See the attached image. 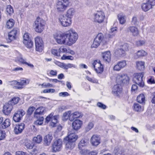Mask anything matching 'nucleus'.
<instances>
[{
	"label": "nucleus",
	"mask_w": 155,
	"mask_h": 155,
	"mask_svg": "<svg viewBox=\"0 0 155 155\" xmlns=\"http://www.w3.org/2000/svg\"><path fill=\"white\" fill-rule=\"evenodd\" d=\"M123 76V74H118L117 75L116 78V81L117 83L120 84H123L121 81L122 80V78L123 79V78H122Z\"/></svg>",
	"instance_id": "a18cd8bd"
},
{
	"label": "nucleus",
	"mask_w": 155,
	"mask_h": 155,
	"mask_svg": "<svg viewBox=\"0 0 155 155\" xmlns=\"http://www.w3.org/2000/svg\"><path fill=\"white\" fill-rule=\"evenodd\" d=\"M20 98L18 97H13L10 101H8L9 103L10 104L13 106V105L17 104Z\"/></svg>",
	"instance_id": "c9c22d12"
},
{
	"label": "nucleus",
	"mask_w": 155,
	"mask_h": 155,
	"mask_svg": "<svg viewBox=\"0 0 155 155\" xmlns=\"http://www.w3.org/2000/svg\"><path fill=\"white\" fill-rule=\"evenodd\" d=\"M86 79L89 81L93 83H97V80L95 79L94 78H90L88 76H87L86 77Z\"/></svg>",
	"instance_id": "052dcab7"
},
{
	"label": "nucleus",
	"mask_w": 155,
	"mask_h": 155,
	"mask_svg": "<svg viewBox=\"0 0 155 155\" xmlns=\"http://www.w3.org/2000/svg\"><path fill=\"white\" fill-rule=\"evenodd\" d=\"M145 43V42L144 41L140 40L136 41V45L137 46H141Z\"/></svg>",
	"instance_id": "0e129e2a"
},
{
	"label": "nucleus",
	"mask_w": 155,
	"mask_h": 155,
	"mask_svg": "<svg viewBox=\"0 0 155 155\" xmlns=\"http://www.w3.org/2000/svg\"><path fill=\"white\" fill-rule=\"evenodd\" d=\"M121 91V88L118 84L114 85L113 87L112 93L115 95L118 96Z\"/></svg>",
	"instance_id": "aec40b11"
},
{
	"label": "nucleus",
	"mask_w": 155,
	"mask_h": 155,
	"mask_svg": "<svg viewBox=\"0 0 155 155\" xmlns=\"http://www.w3.org/2000/svg\"><path fill=\"white\" fill-rule=\"evenodd\" d=\"M11 124L10 121L8 119H5L4 122L0 126V128L5 129L8 127Z\"/></svg>",
	"instance_id": "c85d7f7f"
},
{
	"label": "nucleus",
	"mask_w": 155,
	"mask_h": 155,
	"mask_svg": "<svg viewBox=\"0 0 155 155\" xmlns=\"http://www.w3.org/2000/svg\"><path fill=\"white\" fill-rule=\"evenodd\" d=\"M67 38V44L71 46L77 40L78 35L77 33L73 29H70L66 32Z\"/></svg>",
	"instance_id": "f257e3e1"
},
{
	"label": "nucleus",
	"mask_w": 155,
	"mask_h": 155,
	"mask_svg": "<svg viewBox=\"0 0 155 155\" xmlns=\"http://www.w3.org/2000/svg\"><path fill=\"white\" fill-rule=\"evenodd\" d=\"M103 61L109 63L111 59V54L110 51L105 52L102 53Z\"/></svg>",
	"instance_id": "412c9836"
},
{
	"label": "nucleus",
	"mask_w": 155,
	"mask_h": 155,
	"mask_svg": "<svg viewBox=\"0 0 155 155\" xmlns=\"http://www.w3.org/2000/svg\"><path fill=\"white\" fill-rule=\"evenodd\" d=\"M61 59L62 60H73L74 58L72 56H67L66 55L64 54L61 57Z\"/></svg>",
	"instance_id": "09e8293b"
},
{
	"label": "nucleus",
	"mask_w": 155,
	"mask_h": 155,
	"mask_svg": "<svg viewBox=\"0 0 155 155\" xmlns=\"http://www.w3.org/2000/svg\"><path fill=\"white\" fill-rule=\"evenodd\" d=\"M94 69L97 73L101 74L104 70L103 66H101V67H98V68H96Z\"/></svg>",
	"instance_id": "6e6d98bb"
},
{
	"label": "nucleus",
	"mask_w": 155,
	"mask_h": 155,
	"mask_svg": "<svg viewBox=\"0 0 155 155\" xmlns=\"http://www.w3.org/2000/svg\"><path fill=\"white\" fill-rule=\"evenodd\" d=\"M94 126L93 121L89 122L87 126L85 127V130L86 132H88L92 129Z\"/></svg>",
	"instance_id": "a19ab883"
},
{
	"label": "nucleus",
	"mask_w": 155,
	"mask_h": 155,
	"mask_svg": "<svg viewBox=\"0 0 155 155\" xmlns=\"http://www.w3.org/2000/svg\"><path fill=\"white\" fill-rule=\"evenodd\" d=\"M133 107L134 110L137 112H140L143 110V107L137 103H134Z\"/></svg>",
	"instance_id": "72a5a7b5"
},
{
	"label": "nucleus",
	"mask_w": 155,
	"mask_h": 155,
	"mask_svg": "<svg viewBox=\"0 0 155 155\" xmlns=\"http://www.w3.org/2000/svg\"><path fill=\"white\" fill-rule=\"evenodd\" d=\"M25 114V112L22 109H20L17 111L14 114L13 119L15 122H19Z\"/></svg>",
	"instance_id": "9d476101"
},
{
	"label": "nucleus",
	"mask_w": 155,
	"mask_h": 155,
	"mask_svg": "<svg viewBox=\"0 0 155 155\" xmlns=\"http://www.w3.org/2000/svg\"><path fill=\"white\" fill-rule=\"evenodd\" d=\"M54 37L56 42L59 44H67V40L66 32L64 33H56L54 35Z\"/></svg>",
	"instance_id": "7ed1b4c3"
},
{
	"label": "nucleus",
	"mask_w": 155,
	"mask_h": 155,
	"mask_svg": "<svg viewBox=\"0 0 155 155\" xmlns=\"http://www.w3.org/2000/svg\"><path fill=\"white\" fill-rule=\"evenodd\" d=\"M23 41H28L29 40H31L29 38V34L28 33H25L23 37Z\"/></svg>",
	"instance_id": "e2e57ef3"
},
{
	"label": "nucleus",
	"mask_w": 155,
	"mask_h": 155,
	"mask_svg": "<svg viewBox=\"0 0 155 155\" xmlns=\"http://www.w3.org/2000/svg\"><path fill=\"white\" fill-rule=\"evenodd\" d=\"M53 134L52 133H49L45 136L44 138V144L45 146H48L50 145L53 139Z\"/></svg>",
	"instance_id": "2eb2a0df"
},
{
	"label": "nucleus",
	"mask_w": 155,
	"mask_h": 155,
	"mask_svg": "<svg viewBox=\"0 0 155 155\" xmlns=\"http://www.w3.org/2000/svg\"><path fill=\"white\" fill-rule=\"evenodd\" d=\"M5 133L4 131L0 130V140H2L5 137Z\"/></svg>",
	"instance_id": "680f3d73"
},
{
	"label": "nucleus",
	"mask_w": 155,
	"mask_h": 155,
	"mask_svg": "<svg viewBox=\"0 0 155 155\" xmlns=\"http://www.w3.org/2000/svg\"><path fill=\"white\" fill-rule=\"evenodd\" d=\"M58 19L60 23L64 27L70 26L72 23L71 19L65 16L64 15H60Z\"/></svg>",
	"instance_id": "423d86ee"
},
{
	"label": "nucleus",
	"mask_w": 155,
	"mask_h": 155,
	"mask_svg": "<svg viewBox=\"0 0 155 155\" xmlns=\"http://www.w3.org/2000/svg\"><path fill=\"white\" fill-rule=\"evenodd\" d=\"M129 46L127 44L125 43L122 45L121 49L123 50L125 52V51H127L128 50Z\"/></svg>",
	"instance_id": "4d7b16f0"
},
{
	"label": "nucleus",
	"mask_w": 155,
	"mask_h": 155,
	"mask_svg": "<svg viewBox=\"0 0 155 155\" xmlns=\"http://www.w3.org/2000/svg\"><path fill=\"white\" fill-rule=\"evenodd\" d=\"M35 108L34 107H30L28 110L27 114L29 115H31L33 113Z\"/></svg>",
	"instance_id": "864d4df0"
},
{
	"label": "nucleus",
	"mask_w": 155,
	"mask_h": 155,
	"mask_svg": "<svg viewBox=\"0 0 155 155\" xmlns=\"http://www.w3.org/2000/svg\"><path fill=\"white\" fill-rule=\"evenodd\" d=\"M88 143L87 141H86L84 139L81 140L78 144V147L79 149H81L83 147L86 146Z\"/></svg>",
	"instance_id": "79ce46f5"
},
{
	"label": "nucleus",
	"mask_w": 155,
	"mask_h": 155,
	"mask_svg": "<svg viewBox=\"0 0 155 155\" xmlns=\"http://www.w3.org/2000/svg\"><path fill=\"white\" fill-rule=\"evenodd\" d=\"M125 52L121 48L117 49L115 52V55L117 57H121L125 55Z\"/></svg>",
	"instance_id": "cd10ccee"
},
{
	"label": "nucleus",
	"mask_w": 155,
	"mask_h": 155,
	"mask_svg": "<svg viewBox=\"0 0 155 155\" xmlns=\"http://www.w3.org/2000/svg\"><path fill=\"white\" fill-rule=\"evenodd\" d=\"M71 112L70 111H68L67 112H65L63 114V117L65 118V119H68L70 116Z\"/></svg>",
	"instance_id": "69168bd1"
},
{
	"label": "nucleus",
	"mask_w": 155,
	"mask_h": 155,
	"mask_svg": "<svg viewBox=\"0 0 155 155\" xmlns=\"http://www.w3.org/2000/svg\"><path fill=\"white\" fill-rule=\"evenodd\" d=\"M155 5V0H147L146 3H143L141 5L142 10H150Z\"/></svg>",
	"instance_id": "f8f14e48"
},
{
	"label": "nucleus",
	"mask_w": 155,
	"mask_h": 155,
	"mask_svg": "<svg viewBox=\"0 0 155 155\" xmlns=\"http://www.w3.org/2000/svg\"><path fill=\"white\" fill-rule=\"evenodd\" d=\"M75 13L74 10H67L64 16L71 19V18L73 17Z\"/></svg>",
	"instance_id": "e433bc0d"
},
{
	"label": "nucleus",
	"mask_w": 155,
	"mask_h": 155,
	"mask_svg": "<svg viewBox=\"0 0 155 155\" xmlns=\"http://www.w3.org/2000/svg\"><path fill=\"white\" fill-rule=\"evenodd\" d=\"M23 42L25 46L28 48H31L33 46V42L31 40L23 41Z\"/></svg>",
	"instance_id": "473e14b6"
},
{
	"label": "nucleus",
	"mask_w": 155,
	"mask_h": 155,
	"mask_svg": "<svg viewBox=\"0 0 155 155\" xmlns=\"http://www.w3.org/2000/svg\"><path fill=\"white\" fill-rule=\"evenodd\" d=\"M19 31L17 28H14L8 34V41L11 42L12 41L15 39L16 35L19 33Z\"/></svg>",
	"instance_id": "ddd939ff"
},
{
	"label": "nucleus",
	"mask_w": 155,
	"mask_h": 155,
	"mask_svg": "<svg viewBox=\"0 0 155 155\" xmlns=\"http://www.w3.org/2000/svg\"><path fill=\"white\" fill-rule=\"evenodd\" d=\"M94 21L99 23L103 22L105 18L104 12L101 10L97 11V13L94 14Z\"/></svg>",
	"instance_id": "6e6552de"
},
{
	"label": "nucleus",
	"mask_w": 155,
	"mask_h": 155,
	"mask_svg": "<svg viewBox=\"0 0 155 155\" xmlns=\"http://www.w3.org/2000/svg\"><path fill=\"white\" fill-rule=\"evenodd\" d=\"M45 21L39 17H37L34 22V26L35 31L41 33L44 30Z\"/></svg>",
	"instance_id": "f03ea898"
},
{
	"label": "nucleus",
	"mask_w": 155,
	"mask_h": 155,
	"mask_svg": "<svg viewBox=\"0 0 155 155\" xmlns=\"http://www.w3.org/2000/svg\"><path fill=\"white\" fill-rule=\"evenodd\" d=\"M92 65L94 69L98 68V67H101V66H103L101 63V61L99 60H96L94 61L92 64Z\"/></svg>",
	"instance_id": "ea45409f"
},
{
	"label": "nucleus",
	"mask_w": 155,
	"mask_h": 155,
	"mask_svg": "<svg viewBox=\"0 0 155 155\" xmlns=\"http://www.w3.org/2000/svg\"><path fill=\"white\" fill-rule=\"evenodd\" d=\"M122 80L121 81L122 82L123 84H127L128 82L129 78L125 74H123V76L122 77Z\"/></svg>",
	"instance_id": "49530a36"
},
{
	"label": "nucleus",
	"mask_w": 155,
	"mask_h": 155,
	"mask_svg": "<svg viewBox=\"0 0 155 155\" xmlns=\"http://www.w3.org/2000/svg\"><path fill=\"white\" fill-rule=\"evenodd\" d=\"M70 4L68 0H57L56 6L58 10H65L70 6Z\"/></svg>",
	"instance_id": "39448f33"
},
{
	"label": "nucleus",
	"mask_w": 155,
	"mask_h": 155,
	"mask_svg": "<svg viewBox=\"0 0 155 155\" xmlns=\"http://www.w3.org/2000/svg\"><path fill=\"white\" fill-rule=\"evenodd\" d=\"M114 152L116 155H124L122 151L118 148H115Z\"/></svg>",
	"instance_id": "8fccbe9b"
},
{
	"label": "nucleus",
	"mask_w": 155,
	"mask_h": 155,
	"mask_svg": "<svg viewBox=\"0 0 155 155\" xmlns=\"http://www.w3.org/2000/svg\"><path fill=\"white\" fill-rule=\"evenodd\" d=\"M42 140V136L40 135H38L37 136L33 137V141L36 143H40Z\"/></svg>",
	"instance_id": "4c0bfd02"
},
{
	"label": "nucleus",
	"mask_w": 155,
	"mask_h": 155,
	"mask_svg": "<svg viewBox=\"0 0 155 155\" xmlns=\"http://www.w3.org/2000/svg\"><path fill=\"white\" fill-rule=\"evenodd\" d=\"M104 38V36L102 33H98L94 39L93 44L91 45L92 48L97 47L103 41Z\"/></svg>",
	"instance_id": "0eeeda50"
},
{
	"label": "nucleus",
	"mask_w": 155,
	"mask_h": 155,
	"mask_svg": "<svg viewBox=\"0 0 155 155\" xmlns=\"http://www.w3.org/2000/svg\"><path fill=\"white\" fill-rule=\"evenodd\" d=\"M75 68L76 66L75 65L72 64L68 63L67 64H65L64 69L67 70L68 68Z\"/></svg>",
	"instance_id": "603ef678"
},
{
	"label": "nucleus",
	"mask_w": 155,
	"mask_h": 155,
	"mask_svg": "<svg viewBox=\"0 0 155 155\" xmlns=\"http://www.w3.org/2000/svg\"><path fill=\"white\" fill-rule=\"evenodd\" d=\"M82 124V122L81 121L76 120L72 123L73 128L74 130H77L80 128Z\"/></svg>",
	"instance_id": "5701e85b"
},
{
	"label": "nucleus",
	"mask_w": 155,
	"mask_h": 155,
	"mask_svg": "<svg viewBox=\"0 0 155 155\" xmlns=\"http://www.w3.org/2000/svg\"><path fill=\"white\" fill-rule=\"evenodd\" d=\"M82 114L81 112L78 111L75 112L71 114L69 117V120L70 121L73 120L74 119L82 117Z\"/></svg>",
	"instance_id": "393cba45"
},
{
	"label": "nucleus",
	"mask_w": 155,
	"mask_h": 155,
	"mask_svg": "<svg viewBox=\"0 0 155 155\" xmlns=\"http://www.w3.org/2000/svg\"><path fill=\"white\" fill-rule=\"evenodd\" d=\"M128 32H130L134 36H137L139 34L138 29L135 26H130L127 29Z\"/></svg>",
	"instance_id": "6ab92c4d"
},
{
	"label": "nucleus",
	"mask_w": 155,
	"mask_h": 155,
	"mask_svg": "<svg viewBox=\"0 0 155 155\" xmlns=\"http://www.w3.org/2000/svg\"><path fill=\"white\" fill-rule=\"evenodd\" d=\"M117 32V28H113L110 29V32L108 35V37L110 38H112L114 36Z\"/></svg>",
	"instance_id": "58836bf2"
},
{
	"label": "nucleus",
	"mask_w": 155,
	"mask_h": 155,
	"mask_svg": "<svg viewBox=\"0 0 155 155\" xmlns=\"http://www.w3.org/2000/svg\"><path fill=\"white\" fill-rule=\"evenodd\" d=\"M45 110V108L43 107H40L37 108L34 113L35 117L38 118V115L43 114Z\"/></svg>",
	"instance_id": "a878e982"
},
{
	"label": "nucleus",
	"mask_w": 155,
	"mask_h": 155,
	"mask_svg": "<svg viewBox=\"0 0 155 155\" xmlns=\"http://www.w3.org/2000/svg\"><path fill=\"white\" fill-rule=\"evenodd\" d=\"M97 105L98 107L103 109H105L107 108L106 105L100 102H98L97 104Z\"/></svg>",
	"instance_id": "bf43d9fd"
},
{
	"label": "nucleus",
	"mask_w": 155,
	"mask_h": 155,
	"mask_svg": "<svg viewBox=\"0 0 155 155\" xmlns=\"http://www.w3.org/2000/svg\"><path fill=\"white\" fill-rule=\"evenodd\" d=\"M58 116L57 115L54 116L52 118V122L51 124V126L53 127L55 126L56 123L57 122V119L58 118Z\"/></svg>",
	"instance_id": "37998d69"
},
{
	"label": "nucleus",
	"mask_w": 155,
	"mask_h": 155,
	"mask_svg": "<svg viewBox=\"0 0 155 155\" xmlns=\"http://www.w3.org/2000/svg\"><path fill=\"white\" fill-rule=\"evenodd\" d=\"M147 52L143 50L138 51L135 55V58H137L141 57H143L146 55Z\"/></svg>",
	"instance_id": "c756f323"
},
{
	"label": "nucleus",
	"mask_w": 155,
	"mask_h": 155,
	"mask_svg": "<svg viewBox=\"0 0 155 155\" xmlns=\"http://www.w3.org/2000/svg\"><path fill=\"white\" fill-rule=\"evenodd\" d=\"M62 141L61 139H59L54 141L52 144V149L53 151H59L62 147Z\"/></svg>",
	"instance_id": "9b49d317"
},
{
	"label": "nucleus",
	"mask_w": 155,
	"mask_h": 155,
	"mask_svg": "<svg viewBox=\"0 0 155 155\" xmlns=\"http://www.w3.org/2000/svg\"><path fill=\"white\" fill-rule=\"evenodd\" d=\"M36 50L37 51L41 52L44 48V44L42 38L39 37L35 38Z\"/></svg>",
	"instance_id": "1a4fd4ad"
},
{
	"label": "nucleus",
	"mask_w": 155,
	"mask_h": 155,
	"mask_svg": "<svg viewBox=\"0 0 155 155\" xmlns=\"http://www.w3.org/2000/svg\"><path fill=\"white\" fill-rule=\"evenodd\" d=\"M118 63L121 69L125 67L127 65L126 61L124 60L120 61Z\"/></svg>",
	"instance_id": "3c124183"
},
{
	"label": "nucleus",
	"mask_w": 155,
	"mask_h": 155,
	"mask_svg": "<svg viewBox=\"0 0 155 155\" xmlns=\"http://www.w3.org/2000/svg\"><path fill=\"white\" fill-rule=\"evenodd\" d=\"M78 137L77 135L74 133H71L68 135L67 137H65L64 140H68L75 142V141L77 140Z\"/></svg>",
	"instance_id": "b1692460"
},
{
	"label": "nucleus",
	"mask_w": 155,
	"mask_h": 155,
	"mask_svg": "<svg viewBox=\"0 0 155 155\" xmlns=\"http://www.w3.org/2000/svg\"><path fill=\"white\" fill-rule=\"evenodd\" d=\"M25 127V124L23 123H21L16 124L14 128V131L16 134H20L22 133Z\"/></svg>",
	"instance_id": "4468645a"
},
{
	"label": "nucleus",
	"mask_w": 155,
	"mask_h": 155,
	"mask_svg": "<svg viewBox=\"0 0 155 155\" xmlns=\"http://www.w3.org/2000/svg\"><path fill=\"white\" fill-rule=\"evenodd\" d=\"M42 88H48L49 87H52L53 85L52 84H50L49 83H44L41 85Z\"/></svg>",
	"instance_id": "5fc2aeb1"
},
{
	"label": "nucleus",
	"mask_w": 155,
	"mask_h": 155,
	"mask_svg": "<svg viewBox=\"0 0 155 155\" xmlns=\"http://www.w3.org/2000/svg\"><path fill=\"white\" fill-rule=\"evenodd\" d=\"M91 142L92 145L97 146L100 143V138L98 135L94 134L91 139Z\"/></svg>",
	"instance_id": "dca6fc26"
},
{
	"label": "nucleus",
	"mask_w": 155,
	"mask_h": 155,
	"mask_svg": "<svg viewBox=\"0 0 155 155\" xmlns=\"http://www.w3.org/2000/svg\"><path fill=\"white\" fill-rule=\"evenodd\" d=\"M118 19L121 24H124L126 21L125 16L122 13H121L118 15Z\"/></svg>",
	"instance_id": "f704fd0d"
},
{
	"label": "nucleus",
	"mask_w": 155,
	"mask_h": 155,
	"mask_svg": "<svg viewBox=\"0 0 155 155\" xmlns=\"http://www.w3.org/2000/svg\"><path fill=\"white\" fill-rule=\"evenodd\" d=\"M15 21L14 19L11 18L6 22V27L8 29H10L13 27L15 24Z\"/></svg>",
	"instance_id": "2f4dec72"
},
{
	"label": "nucleus",
	"mask_w": 155,
	"mask_h": 155,
	"mask_svg": "<svg viewBox=\"0 0 155 155\" xmlns=\"http://www.w3.org/2000/svg\"><path fill=\"white\" fill-rule=\"evenodd\" d=\"M114 70V71H120L121 68L120 67L119 65L117 63V64L115 65L114 67L113 68Z\"/></svg>",
	"instance_id": "338daca9"
},
{
	"label": "nucleus",
	"mask_w": 155,
	"mask_h": 155,
	"mask_svg": "<svg viewBox=\"0 0 155 155\" xmlns=\"http://www.w3.org/2000/svg\"><path fill=\"white\" fill-rule=\"evenodd\" d=\"M143 73H139L135 74L134 75L133 81L134 83L138 85L140 87H143L144 83L143 80Z\"/></svg>",
	"instance_id": "20e7f679"
},
{
	"label": "nucleus",
	"mask_w": 155,
	"mask_h": 155,
	"mask_svg": "<svg viewBox=\"0 0 155 155\" xmlns=\"http://www.w3.org/2000/svg\"><path fill=\"white\" fill-rule=\"evenodd\" d=\"M59 96L65 97L69 95V94L67 92H60L59 94Z\"/></svg>",
	"instance_id": "774afa93"
},
{
	"label": "nucleus",
	"mask_w": 155,
	"mask_h": 155,
	"mask_svg": "<svg viewBox=\"0 0 155 155\" xmlns=\"http://www.w3.org/2000/svg\"><path fill=\"white\" fill-rule=\"evenodd\" d=\"M65 141V148L67 150H71L74 147L75 143L74 142L68 140H64Z\"/></svg>",
	"instance_id": "4be33fe9"
},
{
	"label": "nucleus",
	"mask_w": 155,
	"mask_h": 155,
	"mask_svg": "<svg viewBox=\"0 0 155 155\" xmlns=\"http://www.w3.org/2000/svg\"><path fill=\"white\" fill-rule=\"evenodd\" d=\"M137 102L140 104H145V99L144 94H141L139 95L137 97Z\"/></svg>",
	"instance_id": "bb28decb"
},
{
	"label": "nucleus",
	"mask_w": 155,
	"mask_h": 155,
	"mask_svg": "<svg viewBox=\"0 0 155 155\" xmlns=\"http://www.w3.org/2000/svg\"><path fill=\"white\" fill-rule=\"evenodd\" d=\"M44 118L43 117H39L36 121L35 122V124L36 125H41L43 123Z\"/></svg>",
	"instance_id": "c03bdc74"
},
{
	"label": "nucleus",
	"mask_w": 155,
	"mask_h": 155,
	"mask_svg": "<svg viewBox=\"0 0 155 155\" xmlns=\"http://www.w3.org/2000/svg\"><path fill=\"white\" fill-rule=\"evenodd\" d=\"M29 83L28 80L25 78H21L20 81H18V86H15V88L18 89H21L23 88V86Z\"/></svg>",
	"instance_id": "a211bd4d"
},
{
	"label": "nucleus",
	"mask_w": 155,
	"mask_h": 155,
	"mask_svg": "<svg viewBox=\"0 0 155 155\" xmlns=\"http://www.w3.org/2000/svg\"><path fill=\"white\" fill-rule=\"evenodd\" d=\"M13 108V106L9 102L5 103L3 107V112L5 115L10 114Z\"/></svg>",
	"instance_id": "f3484780"
},
{
	"label": "nucleus",
	"mask_w": 155,
	"mask_h": 155,
	"mask_svg": "<svg viewBox=\"0 0 155 155\" xmlns=\"http://www.w3.org/2000/svg\"><path fill=\"white\" fill-rule=\"evenodd\" d=\"M25 146L27 149H31L33 148L34 144L31 142H27L25 143Z\"/></svg>",
	"instance_id": "de8ad7c7"
},
{
	"label": "nucleus",
	"mask_w": 155,
	"mask_h": 155,
	"mask_svg": "<svg viewBox=\"0 0 155 155\" xmlns=\"http://www.w3.org/2000/svg\"><path fill=\"white\" fill-rule=\"evenodd\" d=\"M51 53L54 55L58 56L60 55L59 50L53 49L51 50Z\"/></svg>",
	"instance_id": "13d9d810"
},
{
	"label": "nucleus",
	"mask_w": 155,
	"mask_h": 155,
	"mask_svg": "<svg viewBox=\"0 0 155 155\" xmlns=\"http://www.w3.org/2000/svg\"><path fill=\"white\" fill-rule=\"evenodd\" d=\"M137 68L140 71L144 69V62L142 61H137L136 62Z\"/></svg>",
	"instance_id": "7c9ffc66"
}]
</instances>
